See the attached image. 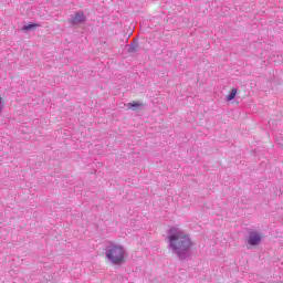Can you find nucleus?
Instances as JSON below:
<instances>
[{
	"label": "nucleus",
	"mask_w": 283,
	"mask_h": 283,
	"mask_svg": "<svg viewBox=\"0 0 283 283\" xmlns=\"http://www.w3.org/2000/svg\"><path fill=\"white\" fill-rule=\"evenodd\" d=\"M106 258L112 262V264H122L127 258V252L123 245L114 244L107 248Z\"/></svg>",
	"instance_id": "2"
},
{
	"label": "nucleus",
	"mask_w": 283,
	"mask_h": 283,
	"mask_svg": "<svg viewBox=\"0 0 283 283\" xmlns=\"http://www.w3.org/2000/svg\"><path fill=\"white\" fill-rule=\"evenodd\" d=\"M72 23H73V25H78L81 23H85V13L77 12L73 18Z\"/></svg>",
	"instance_id": "4"
},
{
	"label": "nucleus",
	"mask_w": 283,
	"mask_h": 283,
	"mask_svg": "<svg viewBox=\"0 0 283 283\" xmlns=\"http://www.w3.org/2000/svg\"><path fill=\"white\" fill-rule=\"evenodd\" d=\"M235 94H238V90L232 88L231 93L227 96V101H233V98H235Z\"/></svg>",
	"instance_id": "7"
},
{
	"label": "nucleus",
	"mask_w": 283,
	"mask_h": 283,
	"mask_svg": "<svg viewBox=\"0 0 283 283\" xmlns=\"http://www.w3.org/2000/svg\"><path fill=\"white\" fill-rule=\"evenodd\" d=\"M262 238H263L262 233L250 232L248 244H250V247H258V244L262 242Z\"/></svg>",
	"instance_id": "3"
},
{
	"label": "nucleus",
	"mask_w": 283,
	"mask_h": 283,
	"mask_svg": "<svg viewBox=\"0 0 283 283\" xmlns=\"http://www.w3.org/2000/svg\"><path fill=\"white\" fill-rule=\"evenodd\" d=\"M36 28H39V24L38 23H31V24H28V25H24L22 28L23 31L28 32L30 30H36Z\"/></svg>",
	"instance_id": "5"
},
{
	"label": "nucleus",
	"mask_w": 283,
	"mask_h": 283,
	"mask_svg": "<svg viewBox=\"0 0 283 283\" xmlns=\"http://www.w3.org/2000/svg\"><path fill=\"white\" fill-rule=\"evenodd\" d=\"M127 106L129 107V109H136V107H143V104L138 103L136 101H133V102L128 103Z\"/></svg>",
	"instance_id": "6"
},
{
	"label": "nucleus",
	"mask_w": 283,
	"mask_h": 283,
	"mask_svg": "<svg viewBox=\"0 0 283 283\" xmlns=\"http://www.w3.org/2000/svg\"><path fill=\"white\" fill-rule=\"evenodd\" d=\"M170 242V249L177 253V255H182V253H187L189 249H191V239L189 235L185 234V232L176 231L172 229L168 237Z\"/></svg>",
	"instance_id": "1"
}]
</instances>
